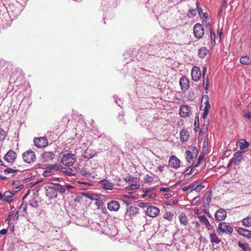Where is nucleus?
I'll use <instances>...</instances> for the list:
<instances>
[{
  "mask_svg": "<svg viewBox=\"0 0 251 251\" xmlns=\"http://www.w3.org/2000/svg\"><path fill=\"white\" fill-rule=\"evenodd\" d=\"M198 149L197 148V147H194L193 149V152H192L193 153H194V154H196L197 156V154H198Z\"/></svg>",
  "mask_w": 251,
  "mask_h": 251,
  "instance_id": "338daca9",
  "label": "nucleus"
},
{
  "mask_svg": "<svg viewBox=\"0 0 251 251\" xmlns=\"http://www.w3.org/2000/svg\"><path fill=\"white\" fill-rule=\"evenodd\" d=\"M238 245L243 251H251V248L247 243L243 241H238Z\"/></svg>",
  "mask_w": 251,
  "mask_h": 251,
  "instance_id": "a878e982",
  "label": "nucleus"
},
{
  "mask_svg": "<svg viewBox=\"0 0 251 251\" xmlns=\"http://www.w3.org/2000/svg\"><path fill=\"white\" fill-rule=\"evenodd\" d=\"M216 230L219 235H222L224 233L230 234L232 233L233 229L229 223L221 222L218 224Z\"/></svg>",
  "mask_w": 251,
  "mask_h": 251,
  "instance_id": "f03ea898",
  "label": "nucleus"
},
{
  "mask_svg": "<svg viewBox=\"0 0 251 251\" xmlns=\"http://www.w3.org/2000/svg\"><path fill=\"white\" fill-rule=\"evenodd\" d=\"M6 135V132L2 128H0V142L5 139Z\"/></svg>",
  "mask_w": 251,
  "mask_h": 251,
  "instance_id": "ea45409f",
  "label": "nucleus"
},
{
  "mask_svg": "<svg viewBox=\"0 0 251 251\" xmlns=\"http://www.w3.org/2000/svg\"><path fill=\"white\" fill-rule=\"evenodd\" d=\"M209 239L213 245L218 244L221 242L215 231L209 233Z\"/></svg>",
  "mask_w": 251,
  "mask_h": 251,
  "instance_id": "a211bd4d",
  "label": "nucleus"
},
{
  "mask_svg": "<svg viewBox=\"0 0 251 251\" xmlns=\"http://www.w3.org/2000/svg\"><path fill=\"white\" fill-rule=\"evenodd\" d=\"M61 163L68 167L72 166L76 160V155L73 153L68 152L62 153Z\"/></svg>",
  "mask_w": 251,
  "mask_h": 251,
  "instance_id": "f257e3e1",
  "label": "nucleus"
},
{
  "mask_svg": "<svg viewBox=\"0 0 251 251\" xmlns=\"http://www.w3.org/2000/svg\"><path fill=\"white\" fill-rule=\"evenodd\" d=\"M204 80L203 81V87L205 90H207L209 87V80L208 76H206V78H203Z\"/></svg>",
  "mask_w": 251,
  "mask_h": 251,
  "instance_id": "c9c22d12",
  "label": "nucleus"
},
{
  "mask_svg": "<svg viewBox=\"0 0 251 251\" xmlns=\"http://www.w3.org/2000/svg\"><path fill=\"white\" fill-rule=\"evenodd\" d=\"M150 205V204L149 202H140L138 204V206L141 208H148Z\"/></svg>",
  "mask_w": 251,
  "mask_h": 251,
  "instance_id": "3c124183",
  "label": "nucleus"
},
{
  "mask_svg": "<svg viewBox=\"0 0 251 251\" xmlns=\"http://www.w3.org/2000/svg\"><path fill=\"white\" fill-rule=\"evenodd\" d=\"M201 199L200 196H197L195 197L192 201V204L194 205H196L197 203Z\"/></svg>",
  "mask_w": 251,
  "mask_h": 251,
  "instance_id": "6e6d98bb",
  "label": "nucleus"
},
{
  "mask_svg": "<svg viewBox=\"0 0 251 251\" xmlns=\"http://www.w3.org/2000/svg\"><path fill=\"white\" fill-rule=\"evenodd\" d=\"M139 187L140 186L138 184H132L127 186L126 187V189L127 190H136L138 189L139 188Z\"/></svg>",
  "mask_w": 251,
  "mask_h": 251,
  "instance_id": "e433bc0d",
  "label": "nucleus"
},
{
  "mask_svg": "<svg viewBox=\"0 0 251 251\" xmlns=\"http://www.w3.org/2000/svg\"><path fill=\"white\" fill-rule=\"evenodd\" d=\"M202 102H203L204 104L205 105L203 109L204 112L202 115V118L203 119H205L207 118L209 110L210 108V104L209 103V98L208 95H204L202 96Z\"/></svg>",
  "mask_w": 251,
  "mask_h": 251,
  "instance_id": "423d86ee",
  "label": "nucleus"
},
{
  "mask_svg": "<svg viewBox=\"0 0 251 251\" xmlns=\"http://www.w3.org/2000/svg\"><path fill=\"white\" fill-rule=\"evenodd\" d=\"M16 171L17 170L15 169H13L11 168H7L4 170V173L6 175L10 173H15L16 172Z\"/></svg>",
  "mask_w": 251,
  "mask_h": 251,
  "instance_id": "de8ad7c7",
  "label": "nucleus"
},
{
  "mask_svg": "<svg viewBox=\"0 0 251 251\" xmlns=\"http://www.w3.org/2000/svg\"><path fill=\"white\" fill-rule=\"evenodd\" d=\"M22 156L24 161L27 163L33 162L36 159L35 153L30 150H28L23 153Z\"/></svg>",
  "mask_w": 251,
  "mask_h": 251,
  "instance_id": "20e7f679",
  "label": "nucleus"
},
{
  "mask_svg": "<svg viewBox=\"0 0 251 251\" xmlns=\"http://www.w3.org/2000/svg\"><path fill=\"white\" fill-rule=\"evenodd\" d=\"M179 222L180 224L184 226L188 225V218L187 216L184 213H181L178 216Z\"/></svg>",
  "mask_w": 251,
  "mask_h": 251,
  "instance_id": "4be33fe9",
  "label": "nucleus"
},
{
  "mask_svg": "<svg viewBox=\"0 0 251 251\" xmlns=\"http://www.w3.org/2000/svg\"><path fill=\"white\" fill-rule=\"evenodd\" d=\"M50 168L51 170H63L64 168L60 165H51L50 166Z\"/></svg>",
  "mask_w": 251,
  "mask_h": 251,
  "instance_id": "58836bf2",
  "label": "nucleus"
},
{
  "mask_svg": "<svg viewBox=\"0 0 251 251\" xmlns=\"http://www.w3.org/2000/svg\"><path fill=\"white\" fill-rule=\"evenodd\" d=\"M51 175V172L50 171H45L43 173V176L44 177H48Z\"/></svg>",
  "mask_w": 251,
  "mask_h": 251,
  "instance_id": "4d7b16f0",
  "label": "nucleus"
},
{
  "mask_svg": "<svg viewBox=\"0 0 251 251\" xmlns=\"http://www.w3.org/2000/svg\"><path fill=\"white\" fill-rule=\"evenodd\" d=\"M204 186L202 185V183H199L197 182V184L195 188V191L196 192H200L203 188Z\"/></svg>",
  "mask_w": 251,
  "mask_h": 251,
  "instance_id": "79ce46f5",
  "label": "nucleus"
},
{
  "mask_svg": "<svg viewBox=\"0 0 251 251\" xmlns=\"http://www.w3.org/2000/svg\"><path fill=\"white\" fill-rule=\"evenodd\" d=\"M174 215L170 212H167L164 215V218L169 221L172 220Z\"/></svg>",
  "mask_w": 251,
  "mask_h": 251,
  "instance_id": "f704fd0d",
  "label": "nucleus"
},
{
  "mask_svg": "<svg viewBox=\"0 0 251 251\" xmlns=\"http://www.w3.org/2000/svg\"><path fill=\"white\" fill-rule=\"evenodd\" d=\"M34 145L39 148L46 147L48 144V140L45 137L35 138L34 139Z\"/></svg>",
  "mask_w": 251,
  "mask_h": 251,
  "instance_id": "0eeeda50",
  "label": "nucleus"
},
{
  "mask_svg": "<svg viewBox=\"0 0 251 251\" xmlns=\"http://www.w3.org/2000/svg\"><path fill=\"white\" fill-rule=\"evenodd\" d=\"M242 151H236L233 154V156H234L233 158H237V157L239 158V157H241V156H242Z\"/></svg>",
  "mask_w": 251,
  "mask_h": 251,
  "instance_id": "13d9d810",
  "label": "nucleus"
},
{
  "mask_svg": "<svg viewBox=\"0 0 251 251\" xmlns=\"http://www.w3.org/2000/svg\"><path fill=\"white\" fill-rule=\"evenodd\" d=\"M197 184V182L195 181L194 183H193L192 184H191L190 185L189 187H190V188L192 189V190L195 191V188H196Z\"/></svg>",
  "mask_w": 251,
  "mask_h": 251,
  "instance_id": "052dcab7",
  "label": "nucleus"
},
{
  "mask_svg": "<svg viewBox=\"0 0 251 251\" xmlns=\"http://www.w3.org/2000/svg\"><path fill=\"white\" fill-rule=\"evenodd\" d=\"M190 107L188 105H182L179 108L180 115L182 117H186L189 116L190 113Z\"/></svg>",
  "mask_w": 251,
  "mask_h": 251,
  "instance_id": "4468645a",
  "label": "nucleus"
},
{
  "mask_svg": "<svg viewBox=\"0 0 251 251\" xmlns=\"http://www.w3.org/2000/svg\"><path fill=\"white\" fill-rule=\"evenodd\" d=\"M65 175L68 176H75V174L73 173V170L71 168H64V169L62 171Z\"/></svg>",
  "mask_w": 251,
  "mask_h": 251,
  "instance_id": "72a5a7b5",
  "label": "nucleus"
},
{
  "mask_svg": "<svg viewBox=\"0 0 251 251\" xmlns=\"http://www.w3.org/2000/svg\"><path fill=\"white\" fill-rule=\"evenodd\" d=\"M144 180L146 182H151L153 181V177L149 175H147L145 176Z\"/></svg>",
  "mask_w": 251,
  "mask_h": 251,
  "instance_id": "37998d69",
  "label": "nucleus"
},
{
  "mask_svg": "<svg viewBox=\"0 0 251 251\" xmlns=\"http://www.w3.org/2000/svg\"><path fill=\"white\" fill-rule=\"evenodd\" d=\"M16 157V153L13 150H11L8 151L5 155L4 156V159L8 163H12L15 161Z\"/></svg>",
  "mask_w": 251,
  "mask_h": 251,
  "instance_id": "9d476101",
  "label": "nucleus"
},
{
  "mask_svg": "<svg viewBox=\"0 0 251 251\" xmlns=\"http://www.w3.org/2000/svg\"><path fill=\"white\" fill-rule=\"evenodd\" d=\"M46 195L50 199L56 198L57 196L52 184L46 186Z\"/></svg>",
  "mask_w": 251,
  "mask_h": 251,
  "instance_id": "f8f14e48",
  "label": "nucleus"
},
{
  "mask_svg": "<svg viewBox=\"0 0 251 251\" xmlns=\"http://www.w3.org/2000/svg\"><path fill=\"white\" fill-rule=\"evenodd\" d=\"M204 33L202 25L199 23L196 24L194 26V34L197 39H201Z\"/></svg>",
  "mask_w": 251,
  "mask_h": 251,
  "instance_id": "39448f33",
  "label": "nucleus"
},
{
  "mask_svg": "<svg viewBox=\"0 0 251 251\" xmlns=\"http://www.w3.org/2000/svg\"><path fill=\"white\" fill-rule=\"evenodd\" d=\"M185 155L186 159L189 163H193V162H195L194 161V159L196 158L197 157V155L196 154H194L190 151H185Z\"/></svg>",
  "mask_w": 251,
  "mask_h": 251,
  "instance_id": "aec40b11",
  "label": "nucleus"
},
{
  "mask_svg": "<svg viewBox=\"0 0 251 251\" xmlns=\"http://www.w3.org/2000/svg\"><path fill=\"white\" fill-rule=\"evenodd\" d=\"M196 4H197V8H198V11L199 14L200 15H201V14L202 13V8L201 7H200L199 6L198 2H197Z\"/></svg>",
  "mask_w": 251,
  "mask_h": 251,
  "instance_id": "e2e57ef3",
  "label": "nucleus"
},
{
  "mask_svg": "<svg viewBox=\"0 0 251 251\" xmlns=\"http://www.w3.org/2000/svg\"><path fill=\"white\" fill-rule=\"evenodd\" d=\"M120 208V204L116 201H111L107 203V208L110 211H117Z\"/></svg>",
  "mask_w": 251,
  "mask_h": 251,
  "instance_id": "dca6fc26",
  "label": "nucleus"
},
{
  "mask_svg": "<svg viewBox=\"0 0 251 251\" xmlns=\"http://www.w3.org/2000/svg\"><path fill=\"white\" fill-rule=\"evenodd\" d=\"M3 195L6 198H11L13 197L14 194L9 191H6L3 194Z\"/></svg>",
  "mask_w": 251,
  "mask_h": 251,
  "instance_id": "49530a36",
  "label": "nucleus"
},
{
  "mask_svg": "<svg viewBox=\"0 0 251 251\" xmlns=\"http://www.w3.org/2000/svg\"><path fill=\"white\" fill-rule=\"evenodd\" d=\"M196 12H197L196 9H194L192 8L190 9V10H189V13H188L189 17H191L195 16L196 15Z\"/></svg>",
  "mask_w": 251,
  "mask_h": 251,
  "instance_id": "a18cd8bd",
  "label": "nucleus"
},
{
  "mask_svg": "<svg viewBox=\"0 0 251 251\" xmlns=\"http://www.w3.org/2000/svg\"><path fill=\"white\" fill-rule=\"evenodd\" d=\"M114 98H115V102L117 103V104L118 106L122 107V104H123L122 101L121 100H116V98L115 97Z\"/></svg>",
  "mask_w": 251,
  "mask_h": 251,
  "instance_id": "69168bd1",
  "label": "nucleus"
},
{
  "mask_svg": "<svg viewBox=\"0 0 251 251\" xmlns=\"http://www.w3.org/2000/svg\"><path fill=\"white\" fill-rule=\"evenodd\" d=\"M240 62L245 65H250L251 64V58L247 55L243 56L240 58Z\"/></svg>",
  "mask_w": 251,
  "mask_h": 251,
  "instance_id": "cd10ccee",
  "label": "nucleus"
},
{
  "mask_svg": "<svg viewBox=\"0 0 251 251\" xmlns=\"http://www.w3.org/2000/svg\"><path fill=\"white\" fill-rule=\"evenodd\" d=\"M242 224L246 227L251 226V217H247L242 220Z\"/></svg>",
  "mask_w": 251,
  "mask_h": 251,
  "instance_id": "c756f323",
  "label": "nucleus"
},
{
  "mask_svg": "<svg viewBox=\"0 0 251 251\" xmlns=\"http://www.w3.org/2000/svg\"><path fill=\"white\" fill-rule=\"evenodd\" d=\"M100 183L103 185L105 189H111L114 186V184L109 180L106 179L101 180L100 181Z\"/></svg>",
  "mask_w": 251,
  "mask_h": 251,
  "instance_id": "393cba45",
  "label": "nucleus"
},
{
  "mask_svg": "<svg viewBox=\"0 0 251 251\" xmlns=\"http://www.w3.org/2000/svg\"><path fill=\"white\" fill-rule=\"evenodd\" d=\"M191 76L193 80L194 81H199L201 76V73L200 69L197 66H194L191 70Z\"/></svg>",
  "mask_w": 251,
  "mask_h": 251,
  "instance_id": "1a4fd4ad",
  "label": "nucleus"
},
{
  "mask_svg": "<svg viewBox=\"0 0 251 251\" xmlns=\"http://www.w3.org/2000/svg\"><path fill=\"white\" fill-rule=\"evenodd\" d=\"M209 30L210 32V39H211V41H215V34L214 32H213L212 29L210 27L209 28Z\"/></svg>",
  "mask_w": 251,
  "mask_h": 251,
  "instance_id": "5fc2aeb1",
  "label": "nucleus"
},
{
  "mask_svg": "<svg viewBox=\"0 0 251 251\" xmlns=\"http://www.w3.org/2000/svg\"><path fill=\"white\" fill-rule=\"evenodd\" d=\"M237 233L244 237L248 239L251 238V231L243 228L242 227H239L237 230Z\"/></svg>",
  "mask_w": 251,
  "mask_h": 251,
  "instance_id": "f3484780",
  "label": "nucleus"
},
{
  "mask_svg": "<svg viewBox=\"0 0 251 251\" xmlns=\"http://www.w3.org/2000/svg\"><path fill=\"white\" fill-rule=\"evenodd\" d=\"M169 165L171 167L177 169L180 167V160L175 155H171L169 160Z\"/></svg>",
  "mask_w": 251,
  "mask_h": 251,
  "instance_id": "ddd939ff",
  "label": "nucleus"
},
{
  "mask_svg": "<svg viewBox=\"0 0 251 251\" xmlns=\"http://www.w3.org/2000/svg\"><path fill=\"white\" fill-rule=\"evenodd\" d=\"M237 145L241 150H244L249 146V143L246 140L238 141Z\"/></svg>",
  "mask_w": 251,
  "mask_h": 251,
  "instance_id": "c85d7f7f",
  "label": "nucleus"
},
{
  "mask_svg": "<svg viewBox=\"0 0 251 251\" xmlns=\"http://www.w3.org/2000/svg\"><path fill=\"white\" fill-rule=\"evenodd\" d=\"M194 126H195V130L196 132H197L199 129V119L197 120L196 118L195 120L194 123Z\"/></svg>",
  "mask_w": 251,
  "mask_h": 251,
  "instance_id": "603ef678",
  "label": "nucleus"
},
{
  "mask_svg": "<svg viewBox=\"0 0 251 251\" xmlns=\"http://www.w3.org/2000/svg\"><path fill=\"white\" fill-rule=\"evenodd\" d=\"M159 213L160 210L158 208L150 205L146 211V214L151 217H155L159 215Z\"/></svg>",
  "mask_w": 251,
  "mask_h": 251,
  "instance_id": "6e6552de",
  "label": "nucleus"
},
{
  "mask_svg": "<svg viewBox=\"0 0 251 251\" xmlns=\"http://www.w3.org/2000/svg\"><path fill=\"white\" fill-rule=\"evenodd\" d=\"M29 205L34 208H36L38 206L37 201L34 199H32L29 201Z\"/></svg>",
  "mask_w": 251,
  "mask_h": 251,
  "instance_id": "a19ab883",
  "label": "nucleus"
},
{
  "mask_svg": "<svg viewBox=\"0 0 251 251\" xmlns=\"http://www.w3.org/2000/svg\"><path fill=\"white\" fill-rule=\"evenodd\" d=\"M192 171V168H191V167H188L186 170L184 172V175L186 176V175H189L190 174H191V172Z\"/></svg>",
  "mask_w": 251,
  "mask_h": 251,
  "instance_id": "8fccbe9b",
  "label": "nucleus"
},
{
  "mask_svg": "<svg viewBox=\"0 0 251 251\" xmlns=\"http://www.w3.org/2000/svg\"><path fill=\"white\" fill-rule=\"evenodd\" d=\"M179 84L181 90L186 91L189 87V80L186 77L183 76L180 79Z\"/></svg>",
  "mask_w": 251,
  "mask_h": 251,
  "instance_id": "2eb2a0df",
  "label": "nucleus"
},
{
  "mask_svg": "<svg viewBox=\"0 0 251 251\" xmlns=\"http://www.w3.org/2000/svg\"><path fill=\"white\" fill-rule=\"evenodd\" d=\"M19 210H22V211L23 213H26V203H24V202H23L20 209H18Z\"/></svg>",
  "mask_w": 251,
  "mask_h": 251,
  "instance_id": "c03bdc74",
  "label": "nucleus"
},
{
  "mask_svg": "<svg viewBox=\"0 0 251 251\" xmlns=\"http://www.w3.org/2000/svg\"><path fill=\"white\" fill-rule=\"evenodd\" d=\"M244 113L248 120H250L251 119V113L248 110H244Z\"/></svg>",
  "mask_w": 251,
  "mask_h": 251,
  "instance_id": "864d4df0",
  "label": "nucleus"
},
{
  "mask_svg": "<svg viewBox=\"0 0 251 251\" xmlns=\"http://www.w3.org/2000/svg\"><path fill=\"white\" fill-rule=\"evenodd\" d=\"M124 197L125 198H130V199H133L136 198V196L132 195L131 194L124 195Z\"/></svg>",
  "mask_w": 251,
  "mask_h": 251,
  "instance_id": "0e129e2a",
  "label": "nucleus"
},
{
  "mask_svg": "<svg viewBox=\"0 0 251 251\" xmlns=\"http://www.w3.org/2000/svg\"><path fill=\"white\" fill-rule=\"evenodd\" d=\"M208 51L205 48H201L199 50L198 55L201 58H204L207 54Z\"/></svg>",
  "mask_w": 251,
  "mask_h": 251,
  "instance_id": "7c9ffc66",
  "label": "nucleus"
},
{
  "mask_svg": "<svg viewBox=\"0 0 251 251\" xmlns=\"http://www.w3.org/2000/svg\"><path fill=\"white\" fill-rule=\"evenodd\" d=\"M164 165H159L158 167V170L161 172H162L164 171Z\"/></svg>",
  "mask_w": 251,
  "mask_h": 251,
  "instance_id": "774afa93",
  "label": "nucleus"
},
{
  "mask_svg": "<svg viewBox=\"0 0 251 251\" xmlns=\"http://www.w3.org/2000/svg\"><path fill=\"white\" fill-rule=\"evenodd\" d=\"M52 185L57 194V192L63 194L65 192V188L60 184L53 183Z\"/></svg>",
  "mask_w": 251,
  "mask_h": 251,
  "instance_id": "bb28decb",
  "label": "nucleus"
},
{
  "mask_svg": "<svg viewBox=\"0 0 251 251\" xmlns=\"http://www.w3.org/2000/svg\"><path fill=\"white\" fill-rule=\"evenodd\" d=\"M189 137V132L184 129L182 130L180 132V139L181 141L185 142L188 140Z\"/></svg>",
  "mask_w": 251,
  "mask_h": 251,
  "instance_id": "5701e85b",
  "label": "nucleus"
},
{
  "mask_svg": "<svg viewBox=\"0 0 251 251\" xmlns=\"http://www.w3.org/2000/svg\"><path fill=\"white\" fill-rule=\"evenodd\" d=\"M207 230H210L212 229L213 226L211 225L210 222L204 226Z\"/></svg>",
  "mask_w": 251,
  "mask_h": 251,
  "instance_id": "680f3d73",
  "label": "nucleus"
},
{
  "mask_svg": "<svg viewBox=\"0 0 251 251\" xmlns=\"http://www.w3.org/2000/svg\"><path fill=\"white\" fill-rule=\"evenodd\" d=\"M211 201V196L209 195L205 198H204L202 201L203 209H209L210 207V203Z\"/></svg>",
  "mask_w": 251,
  "mask_h": 251,
  "instance_id": "b1692460",
  "label": "nucleus"
},
{
  "mask_svg": "<svg viewBox=\"0 0 251 251\" xmlns=\"http://www.w3.org/2000/svg\"><path fill=\"white\" fill-rule=\"evenodd\" d=\"M54 157V154L52 152H45L42 155V159L44 162H50Z\"/></svg>",
  "mask_w": 251,
  "mask_h": 251,
  "instance_id": "6ab92c4d",
  "label": "nucleus"
},
{
  "mask_svg": "<svg viewBox=\"0 0 251 251\" xmlns=\"http://www.w3.org/2000/svg\"><path fill=\"white\" fill-rule=\"evenodd\" d=\"M198 218L199 219L201 223L204 226L209 223V220L204 215H199L198 216Z\"/></svg>",
  "mask_w": 251,
  "mask_h": 251,
  "instance_id": "2f4dec72",
  "label": "nucleus"
},
{
  "mask_svg": "<svg viewBox=\"0 0 251 251\" xmlns=\"http://www.w3.org/2000/svg\"><path fill=\"white\" fill-rule=\"evenodd\" d=\"M232 159H233L234 163L235 165H238L241 162V160H242L243 157H242V156H241V157H239V158H238V157L233 158Z\"/></svg>",
  "mask_w": 251,
  "mask_h": 251,
  "instance_id": "09e8293b",
  "label": "nucleus"
},
{
  "mask_svg": "<svg viewBox=\"0 0 251 251\" xmlns=\"http://www.w3.org/2000/svg\"><path fill=\"white\" fill-rule=\"evenodd\" d=\"M204 156L203 154H201L199 156L198 163L193 162V163L191 165V167H197L199 165V164L201 163V162L202 161H204Z\"/></svg>",
  "mask_w": 251,
  "mask_h": 251,
  "instance_id": "473e14b6",
  "label": "nucleus"
},
{
  "mask_svg": "<svg viewBox=\"0 0 251 251\" xmlns=\"http://www.w3.org/2000/svg\"><path fill=\"white\" fill-rule=\"evenodd\" d=\"M226 214L227 212L225 209L220 208L215 212V218L217 221H222L226 219Z\"/></svg>",
  "mask_w": 251,
  "mask_h": 251,
  "instance_id": "9b49d317",
  "label": "nucleus"
},
{
  "mask_svg": "<svg viewBox=\"0 0 251 251\" xmlns=\"http://www.w3.org/2000/svg\"><path fill=\"white\" fill-rule=\"evenodd\" d=\"M139 212V209L133 206L128 207L125 215L124 219L126 221H130L132 217L138 214Z\"/></svg>",
  "mask_w": 251,
  "mask_h": 251,
  "instance_id": "7ed1b4c3",
  "label": "nucleus"
},
{
  "mask_svg": "<svg viewBox=\"0 0 251 251\" xmlns=\"http://www.w3.org/2000/svg\"><path fill=\"white\" fill-rule=\"evenodd\" d=\"M80 174L84 177L88 179H90L91 178H94V176L92 173H91L90 171L87 170L86 168H82L80 171Z\"/></svg>",
  "mask_w": 251,
  "mask_h": 251,
  "instance_id": "412c9836",
  "label": "nucleus"
},
{
  "mask_svg": "<svg viewBox=\"0 0 251 251\" xmlns=\"http://www.w3.org/2000/svg\"><path fill=\"white\" fill-rule=\"evenodd\" d=\"M203 212L207 214L209 218H212V216L209 211V209H203Z\"/></svg>",
  "mask_w": 251,
  "mask_h": 251,
  "instance_id": "bf43d9fd",
  "label": "nucleus"
},
{
  "mask_svg": "<svg viewBox=\"0 0 251 251\" xmlns=\"http://www.w3.org/2000/svg\"><path fill=\"white\" fill-rule=\"evenodd\" d=\"M82 156L86 159H90L94 156V153L93 152L89 153V151L87 150Z\"/></svg>",
  "mask_w": 251,
  "mask_h": 251,
  "instance_id": "4c0bfd02",
  "label": "nucleus"
}]
</instances>
